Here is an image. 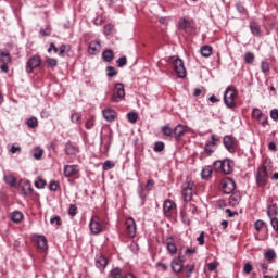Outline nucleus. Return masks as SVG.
Wrapping results in <instances>:
<instances>
[{"mask_svg":"<svg viewBox=\"0 0 278 278\" xmlns=\"http://www.w3.org/2000/svg\"><path fill=\"white\" fill-rule=\"evenodd\" d=\"M217 173H224V175H231L233 173V161L230 159L217 160L213 164Z\"/></svg>","mask_w":278,"mask_h":278,"instance_id":"1","label":"nucleus"},{"mask_svg":"<svg viewBox=\"0 0 278 278\" xmlns=\"http://www.w3.org/2000/svg\"><path fill=\"white\" fill-rule=\"evenodd\" d=\"M238 94V91L233 89L232 87H227L224 92V103L228 110H233L236 108V97Z\"/></svg>","mask_w":278,"mask_h":278,"instance_id":"2","label":"nucleus"},{"mask_svg":"<svg viewBox=\"0 0 278 278\" xmlns=\"http://www.w3.org/2000/svg\"><path fill=\"white\" fill-rule=\"evenodd\" d=\"M169 60L174 64V71L177 77L184 79V77H186V66L184 65V61L178 56H172Z\"/></svg>","mask_w":278,"mask_h":278,"instance_id":"3","label":"nucleus"},{"mask_svg":"<svg viewBox=\"0 0 278 278\" xmlns=\"http://www.w3.org/2000/svg\"><path fill=\"white\" fill-rule=\"evenodd\" d=\"M268 184V167L264 165L256 173V185L258 188H264Z\"/></svg>","mask_w":278,"mask_h":278,"instance_id":"4","label":"nucleus"},{"mask_svg":"<svg viewBox=\"0 0 278 278\" xmlns=\"http://www.w3.org/2000/svg\"><path fill=\"white\" fill-rule=\"evenodd\" d=\"M223 144L228 153H235L238 151V139L231 135H226L223 138Z\"/></svg>","mask_w":278,"mask_h":278,"instance_id":"5","label":"nucleus"},{"mask_svg":"<svg viewBox=\"0 0 278 278\" xmlns=\"http://www.w3.org/2000/svg\"><path fill=\"white\" fill-rule=\"evenodd\" d=\"M41 64H42V59L40 58V55L35 54L30 56L26 62L25 71L28 74L34 73V71H36V68H39Z\"/></svg>","mask_w":278,"mask_h":278,"instance_id":"6","label":"nucleus"},{"mask_svg":"<svg viewBox=\"0 0 278 278\" xmlns=\"http://www.w3.org/2000/svg\"><path fill=\"white\" fill-rule=\"evenodd\" d=\"M123 99H125V85L117 83L115 85L111 100L113 103H119V101H123Z\"/></svg>","mask_w":278,"mask_h":278,"instance_id":"7","label":"nucleus"},{"mask_svg":"<svg viewBox=\"0 0 278 278\" xmlns=\"http://www.w3.org/2000/svg\"><path fill=\"white\" fill-rule=\"evenodd\" d=\"M89 228L91 233H93V236H99V233L103 231V226L101 225V219L99 218V216L91 217L89 223Z\"/></svg>","mask_w":278,"mask_h":278,"instance_id":"8","label":"nucleus"},{"mask_svg":"<svg viewBox=\"0 0 278 278\" xmlns=\"http://www.w3.org/2000/svg\"><path fill=\"white\" fill-rule=\"evenodd\" d=\"M252 117H254L262 127H266L268 125V115L264 114L261 109H253Z\"/></svg>","mask_w":278,"mask_h":278,"instance_id":"9","label":"nucleus"},{"mask_svg":"<svg viewBox=\"0 0 278 278\" xmlns=\"http://www.w3.org/2000/svg\"><path fill=\"white\" fill-rule=\"evenodd\" d=\"M137 231L138 228L136 227V219H134V217H128L126 219V235L129 238H136Z\"/></svg>","mask_w":278,"mask_h":278,"instance_id":"10","label":"nucleus"},{"mask_svg":"<svg viewBox=\"0 0 278 278\" xmlns=\"http://www.w3.org/2000/svg\"><path fill=\"white\" fill-rule=\"evenodd\" d=\"M224 194H231L236 190V181L231 178H226L220 184Z\"/></svg>","mask_w":278,"mask_h":278,"instance_id":"11","label":"nucleus"},{"mask_svg":"<svg viewBox=\"0 0 278 278\" xmlns=\"http://www.w3.org/2000/svg\"><path fill=\"white\" fill-rule=\"evenodd\" d=\"M184 262H186V257L179 253L178 257L174 258L170 263L172 270L174 273H181L184 270Z\"/></svg>","mask_w":278,"mask_h":278,"instance_id":"12","label":"nucleus"},{"mask_svg":"<svg viewBox=\"0 0 278 278\" xmlns=\"http://www.w3.org/2000/svg\"><path fill=\"white\" fill-rule=\"evenodd\" d=\"M192 187L193 185L190 182H185L182 185V198L185 201H192Z\"/></svg>","mask_w":278,"mask_h":278,"instance_id":"13","label":"nucleus"},{"mask_svg":"<svg viewBox=\"0 0 278 278\" xmlns=\"http://www.w3.org/2000/svg\"><path fill=\"white\" fill-rule=\"evenodd\" d=\"M177 207V204L172 200H165L163 203V212L165 216H172L173 210Z\"/></svg>","mask_w":278,"mask_h":278,"instance_id":"14","label":"nucleus"},{"mask_svg":"<svg viewBox=\"0 0 278 278\" xmlns=\"http://www.w3.org/2000/svg\"><path fill=\"white\" fill-rule=\"evenodd\" d=\"M188 131V127L178 124L175 128H174V138L176 140H181V137L186 135V132Z\"/></svg>","mask_w":278,"mask_h":278,"instance_id":"15","label":"nucleus"},{"mask_svg":"<svg viewBox=\"0 0 278 278\" xmlns=\"http://www.w3.org/2000/svg\"><path fill=\"white\" fill-rule=\"evenodd\" d=\"M65 153L66 155H77V153H79V147L72 141H67L65 144Z\"/></svg>","mask_w":278,"mask_h":278,"instance_id":"16","label":"nucleus"},{"mask_svg":"<svg viewBox=\"0 0 278 278\" xmlns=\"http://www.w3.org/2000/svg\"><path fill=\"white\" fill-rule=\"evenodd\" d=\"M96 267L99 268V270H105L108 267V258L101 254L96 255Z\"/></svg>","mask_w":278,"mask_h":278,"instance_id":"17","label":"nucleus"},{"mask_svg":"<svg viewBox=\"0 0 278 278\" xmlns=\"http://www.w3.org/2000/svg\"><path fill=\"white\" fill-rule=\"evenodd\" d=\"M103 118L108 121V123H114L116 119V111L112 109H104L102 111Z\"/></svg>","mask_w":278,"mask_h":278,"instance_id":"18","label":"nucleus"},{"mask_svg":"<svg viewBox=\"0 0 278 278\" xmlns=\"http://www.w3.org/2000/svg\"><path fill=\"white\" fill-rule=\"evenodd\" d=\"M77 173H79V166H77V165H65L64 166L65 177H73V175H77Z\"/></svg>","mask_w":278,"mask_h":278,"instance_id":"19","label":"nucleus"},{"mask_svg":"<svg viewBox=\"0 0 278 278\" xmlns=\"http://www.w3.org/2000/svg\"><path fill=\"white\" fill-rule=\"evenodd\" d=\"M22 192L24 197H27L28 194H31V192H34V188L31 187V182L29 180H24L22 186Z\"/></svg>","mask_w":278,"mask_h":278,"instance_id":"20","label":"nucleus"},{"mask_svg":"<svg viewBox=\"0 0 278 278\" xmlns=\"http://www.w3.org/2000/svg\"><path fill=\"white\" fill-rule=\"evenodd\" d=\"M250 31L251 34H253L254 36H262V29L260 28V24H257L256 22H250Z\"/></svg>","mask_w":278,"mask_h":278,"instance_id":"21","label":"nucleus"},{"mask_svg":"<svg viewBox=\"0 0 278 278\" xmlns=\"http://www.w3.org/2000/svg\"><path fill=\"white\" fill-rule=\"evenodd\" d=\"M36 242H37L38 249H40L41 251H47L48 245H47V238L45 236L37 237Z\"/></svg>","mask_w":278,"mask_h":278,"instance_id":"22","label":"nucleus"},{"mask_svg":"<svg viewBox=\"0 0 278 278\" xmlns=\"http://www.w3.org/2000/svg\"><path fill=\"white\" fill-rule=\"evenodd\" d=\"M166 247L168 253H170L172 255H175V253H177V245L175 244V242H173V237L166 240Z\"/></svg>","mask_w":278,"mask_h":278,"instance_id":"23","label":"nucleus"},{"mask_svg":"<svg viewBox=\"0 0 278 278\" xmlns=\"http://www.w3.org/2000/svg\"><path fill=\"white\" fill-rule=\"evenodd\" d=\"M102 59L104 62H112V60H114V51H112L111 49H106L102 52Z\"/></svg>","mask_w":278,"mask_h":278,"instance_id":"24","label":"nucleus"},{"mask_svg":"<svg viewBox=\"0 0 278 278\" xmlns=\"http://www.w3.org/2000/svg\"><path fill=\"white\" fill-rule=\"evenodd\" d=\"M264 257L265 260H267V262L273 264V262H275V258L277 257V253H275V250L270 249L264 253Z\"/></svg>","mask_w":278,"mask_h":278,"instance_id":"25","label":"nucleus"},{"mask_svg":"<svg viewBox=\"0 0 278 278\" xmlns=\"http://www.w3.org/2000/svg\"><path fill=\"white\" fill-rule=\"evenodd\" d=\"M99 49H101V42L91 41L89 43V53H91V55H94L97 53V51H99Z\"/></svg>","mask_w":278,"mask_h":278,"instance_id":"26","label":"nucleus"},{"mask_svg":"<svg viewBox=\"0 0 278 278\" xmlns=\"http://www.w3.org/2000/svg\"><path fill=\"white\" fill-rule=\"evenodd\" d=\"M212 51H213V48L212 46H203L201 49H200V53L202 55V58H210V55H212Z\"/></svg>","mask_w":278,"mask_h":278,"instance_id":"27","label":"nucleus"},{"mask_svg":"<svg viewBox=\"0 0 278 278\" xmlns=\"http://www.w3.org/2000/svg\"><path fill=\"white\" fill-rule=\"evenodd\" d=\"M10 62H12L10 53L0 50V64H10Z\"/></svg>","mask_w":278,"mask_h":278,"instance_id":"28","label":"nucleus"},{"mask_svg":"<svg viewBox=\"0 0 278 278\" xmlns=\"http://www.w3.org/2000/svg\"><path fill=\"white\" fill-rule=\"evenodd\" d=\"M204 151L206 153V155H212V153H214V151H216V143L214 142H206L204 146Z\"/></svg>","mask_w":278,"mask_h":278,"instance_id":"29","label":"nucleus"},{"mask_svg":"<svg viewBox=\"0 0 278 278\" xmlns=\"http://www.w3.org/2000/svg\"><path fill=\"white\" fill-rule=\"evenodd\" d=\"M161 131L164 136H167V138H174V129L170 128L169 125L162 126Z\"/></svg>","mask_w":278,"mask_h":278,"instance_id":"30","label":"nucleus"},{"mask_svg":"<svg viewBox=\"0 0 278 278\" xmlns=\"http://www.w3.org/2000/svg\"><path fill=\"white\" fill-rule=\"evenodd\" d=\"M110 277L111 278H125L123 276V269L119 267H115L110 271Z\"/></svg>","mask_w":278,"mask_h":278,"instance_id":"31","label":"nucleus"},{"mask_svg":"<svg viewBox=\"0 0 278 278\" xmlns=\"http://www.w3.org/2000/svg\"><path fill=\"white\" fill-rule=\"evenodd\" d=\"M277 214H278L277 204H271L267 207V216H269L270 218H275L274 216H277Z\"/></svg>","mask_w":278,"mask_h":278,"instance_id":"32","label":"nucleus"},{"mask_svg":"<svg viewBox=\"0 0 278 278\" xmlns=\"http://www.w3.org/2000/svg\"><path fill=\"white\" fill-rule=\"evenodd\" d=\"M4 181L8 184V186H11V188L16 187V178L12 175H5L3 177Z\"/></svg>","mask_w":278,"mask_h":278,"instance_id":"33","label":"nucleus"},{"mask_svg":"<svg viewBox=\"0 0 278 278\" xmlns=\"http://www.w3.org/2000/svg\"><path fill=\"white\" fill-rule=\"evenodd\" d=\"M11 220L13 223H21V220H23V213H21L20 211H14L11 214Z\"/></svg>","mask_w":278,"mask_h":278,"instance_id":"34","label":"nucleus"},{"mask_svg":"<svg viewBox=\"0 0 278 278\" xmlns=\"http://www.w3.org/2000/svg\"><path fill=\"white\" fill-rule=\"evenodd\" d=\"M26 125L30 129H36V127H38V118H36V117L28 118L26 122Z\"/></svg>","mask_w":278,"mask_h":278,"instance_id":"35","label":"nucleus"},{"mask_svg":"<svg viewBox=\"0 0 278 278\" xmlns=\"http://www.w3.org/2000/svg\"><path fill=\"white\" fill-rule=\"evenodd\" d=\"M212 176V167L206 166L201 172L202 179H208Z\"/></svg>","mask_w":278,"mask_h":278,"instance_id":"36","label":"nucleus"},{"mask_svg":"<svg viewBox=\"0 0 278 278\" xmlns=\"http://www.w3.org/2000/svg\"><path fill=\"white\" fill-rule=\"evenodd\" d=\"M106 77H116V75H118V71H116V68L114 66H106Z\"/></svg>","mask_w":278,"mask_h":278,"instance_id":"37","label":"nucleus"},{"mask_svg":"<svg viewBox=\"0 0 278 278\" xmlns=\"http://www.w3.org/2000/svg\"><path fill=\"white\" fill-rule=\"evenodd\" d=\"M71 121L73 123H76V125H81V122H79V121H81V115L79 113H77V112H74L71 115Z\"/></svg>","mask_w":278,"mask_h":278,"instance_id":"38","label":"nucleus"},{"mask_svg":"<svg viewBox=\"0 0 278 278\" xmlns=\"http://www.w3.org/2000/svg\"><path fill=\"white\" fill-rule=\"evenodd\" d=\"M245 64H253L255 61V54L253 52H247L244 55Z\"/></svg>","mask_w":278,"mask_h":278,"instance_id":"39","label":"nucleus"},{"mask_svg":"<svg viewBox=\"0 0 278 278\" xmlns=\"http://www.w3.org/2000/svg\"><path fill=\"white\" fill-rule=\"evenodd\" d=\"M47 186V181L42 178H38V180L35 181V188L38 190H42Z\"/></svg>","mask_w":278,"mask_h":278,"instance_id":"40","label":"nucleus"},{"mask_svg":"<svg viewBox=\"0 0 278 278\" xmlns=\"http://www.w3.org/2000/svg\"><path fill=\"white\" fill-rule=\"evenodd\" d=\"M43 153H45V150H42V149H40V148H37V149L35 150V152L33 153V157H34L35 160H42Z\"/></svg>","mask_w":278,"mask_h":278,"instance_id":"41","label":"nucleus"},{"mask_svg":"<svg viewBox=\"0 0 278 278\" xmlns=\"http://www.w3.org/2000/svg\"><path fill=\"white\" fill-rule=\"evenodd\" d=\"M66 51H71V46H68V45H62V46L60 47V49H59V55H60V58H64V53H65Z\"/></svg>","mask_w":278,"mask_h":278,"instance_id":"42","label":"nucleus"},{"mask_svg":"<svg viewBox=\"0 0 278 278\" xmlns=\"http://www.w3.org/2000/svg\"><path fill=\"white\" fill-rule=\"evenodd\" d=\"M179 29H182V31H185V29H190V21L188 20H182L180 23H179Z\"/></svg>","mask_w":278,"mask_h":278,"instance_id":"43","label":"nucleus"},{"mask_svg":"<svg viewBox=\"0 0 278 278\" xmlns=\"http://www.w3.org/2000/svg\"><path fill=\"white\" fill-rule=\"evenodd\" d=\"M127 118H128L129 123H136L138 121V113L129 112L127 114Z\"/></svg>","mask_w":278,"mask_h":278,"instance_id":"44","label":"nucleus"},{"mask_svg":"<svg viewBox=\"0 0 278 278\" xmlns=\"http://www.w3.org/2000/svg\"><path fill=\"white\" fill-rule=\"evenodd\" d=\"M116 64L119 68H123V66H127V56H121L117 59Z\"/></svg>","mask_w":278,"mask_h":278,"instance_id":"45","label":"nucleus"},{"mask_svg":"<svg viewBox=\"0 0 278 278\" xmlns=\"http://www.w3.org/2000/svg\"><path fill=\"white\" fill-rule=\"evenodd\" d=\"M60 188V184L55 180H52L50 181V185H49V190H51L52 192H58Z\"/></svg>","mask_w":278,"mask_h":278,"instance_id":"46","label":"nucleus"},{"mask_svg":"<svg viewBox=\"0 0 278 278\" xmlns=\"http://www.w3.org/2000/svg\"><path fill=\"white\" fill-rule=\"evenodd\" d=\"M46 64L48 66H51V68H55V66H58V60L53 58H48Z\"/></svg>","mask_w":278,"mask_h":278,"instance_id":"47","label":"nucleus"},{"mask_svg":"<svg viewBox=\"0 0 278 278\" xmlns=\"http://www.w3.org/2000/svg\"><path fill=\"white\" fill-rule=\"evenodd\" d=\"M261 71L262 73H268V71H270V64L266 61H262Z\"/></svg>","mask_w":278,"mask_h":278,"instance_id":"48","label":"nucleus"},{"mask_svg":"<svg viewBox=\"0 0 278 278\" xmlns=\"http://www.w3.org/2000/svg\"><path fill=\"white\" fill-rule=\"evenodd\" d=\"M186 276L188 278L192 277V273H194V265H186Z\"/></svg>","mask_w":278,"mask_h":278,"instance_id":"49","label":"nucleus"},{"mask_svg":"<svg viewBox=\"0 0 278 278\" xmlns=\"http://www.w3.org/2000/svg\"><path fill=\"white\" fill-rule=\"evenodd\" d=\"M68 215L72 217L77 216V205L75 204L70 205Z\"/></svg>","mask_w":278,"mask_h":278,"instance_id":"50","label":"nucleus"},{"mask_svg":"<svg viewBox=\"0 0 278 278\" xmlns=\"http://www.w3.org/2000/svg\"><path fill=\"white\" fill-rule=\"evenodd\" d=\"M163 149H164V142L157 141V142L154 143V151L156 153L162 152Z\"/></svg>","mask_w":278,"mask_h":278,"instance_id":"51","label":"nucleus"},{"mask_svg":"<svg viewBox=\"0 0 278 278\" xmlns=\"http://www.w3.org/2000/svg\"><path fill=\"white\" fill-rule=\"evenodd\" d=\"M236 8H237V12H239V14H247V8H244V5H242V3L237 2Z\"/></svg>","mask_w":278,"mask_h":278,"instance_id":"52","label":"nucleus"},{"mask_svg":"<svg viewBox=\"0 0 278 278\" xmlns=\"http://www.w3.org/2000/svg\"><path fill=\"white\" fill-rule=\"evenodd\" d=\"M253 270V265H251V263H245L243 266V273H245L247 275H251Z\"/></svg>","mask_w":278,"mask_h":278,"instance_id":"53","label":"nucleus"},{"mask_svg":"<svg viewBox=\"0 0 278 278\" xmlns=\"http://www.w3.org/2000/svg\"><path fill=\"white\" fill-rule=\"evenodd\" d=\"M262 227H264V220L257 219V220L254 223V229H255L256 231H261V230H262Z\"/></svg>","mask_w":278,"mask_h":278,"instance_id":"54","label":"nucleus"},{"mask_svg":"<svg viewBox=\"0 0 278 278\" xmlns=\"http://www.w3.org/2000/svg\"><path fill=\"white\" fill-rule=\"evenodd\" d=\"M85 127L86 129H92V127H94V117H90L89 119H87Z\"/></svg>","mask_w":278,"mask_h":278,"instance_id":"55","label":"nucleus"},{"mask_svg":"<svg viewBox=\"0 0 278 278\" xmlns=\"http://www.w3.org/2000/svg\"><path fill=\"white\" fill-rule=\"evenodd\" d=\"M197 241L199 242L200 247H203L205 244V232L202 231L200 236L197 238Z\"/></svg>","mask_w":278,"mask_h":278,"instance_id":"56","label":"nucleus"},{"mask_svg":"<svg viewBox=\"0 0 278 278\" xmlns=\"http://www.w3.org/2000/svg\"><path fill=\"white\" fill-rule=\"evenodd\" d=\"M270 225H271L274 231H278V218L277 217L270 218Z\"/></svg>","mask_w":278,"mask_h":278,"instance_id":"57","label":"nucleus"},{"mask_svg":"<svg viewBox=\"0 0 278 278\" xmlns=\"http://www.w3.org/2000/svg\"><path fill=\"white\" fill-rule=\"evenodd\" d=\"M111 168H114V163H112V161H105L103 164V170H111Z\"/></svg>","mask_w":278,"mask_h":278,"instance_id":"58","label":"nucleus"},{"mask_svg":"<svg viewBox=\"0 0 278 278\" xmlns=\"http://www.w3.org/2000/svg\"><path fill=\"white\" fill-rule=\"evenodd\" d=\"M51 225H53V223H55L58 225V227H60L62 225V219L60 218V216H54L50 219Z\"/></svg>","mask_w":278,"mask_h":278,"instance_id":"59","label":"nucleus"},{"mask_svg":"<svg viewBox=\"0 0 278 278\" xmlns=\"http://www.w3.org/2000/svg\"><path fill=\"white\" fill-rule=\"evenodd\" d=\"M112 29H114V26L112 24L105 25L104 26L105 36H110V34H112Z\"/></svg>","mask_w":278,"mask_h":278,"instance_id":"60","label":"nucleus"},{"mask_svg":"<svg viewBox=\"0 0 278 278\" xmlns=\"http://www.w3.org/2000/svg\"><path fill=\"white\" fill-rule=\"evenodd\" d=\"M270 118H271L273 121H278V109H273V110L270 111Z\"/></svg>","mask_w":278,"mask_h":278,"instance_id":"61","label":"nucleus"},{"mask_svg":"<svg viewBox=\"0 0 278 278\" xmlns=\"http://www.w3.org/2000/svg\"><path fill=\"white\" fill-rule=\"evenodd\" d=\"M153 186H155V181L153 179H149L146 184V189L153 190Z\"/></svg>","mask_w":278,"mask_h":278,"instance_id":"62","label":"nucleus"},{"mask_svg":"<svg viewBox=\"0 0 278 278\" xmlns=\"http://www.w3.org/2000/svg\"><path fill=\"white\" fill-rule=\"evenodd\" d=\"M8 64H9V63H1V65H0V71H1L2 73H9L10 67L8 66Z\"/></svg>","mask_w":278,"mask_h":278,"instance_id":"63","label":"nucleus"},{"mask_svg":"<svg viewBox=\"0 0 278 278\" xmlns=\"http://www.w3.org/2000/svg\"><path fill=\"white\" fill-rule=\"evenodd\" d=\"M11 153H18L21 152V147L13 144L10 149Z\"/></svg>","mask_w":278,"mask_h":278,"instance_id":"64","label":"nucleus"}]
</instances>
